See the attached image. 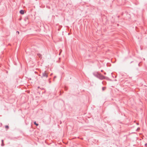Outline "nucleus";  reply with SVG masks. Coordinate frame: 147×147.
Here are the masks:
<instances>
[{"label":"nucleus","instance_id":"obj_1","mask_svg":"<svg viewBox=\"0 0 147 147\" xmlns=\"http://www.w3.org/2000/svg\"><path fill=\"white\" fill-rule=\"evenodd\" d=\"M95 75L96 76L99 78L100 79H103L104 78V77L99 73H96L95 74Z\"/></svg>","mask_w":147,"mask_h":147},{"label":"nucleus","instance_id":"obj_2","mask_svg":"<svg viewBox=\"0 0 147 147\" xmlns=\"http://www.w3.org/2000/svg\"><path fill=\"white\" fill-rule=\"evenodd\" d=\"M43 76L44 77H45L47 78L48 76V75L45 72L43 74Z\"/></svg>","mask_w":147,"mask_h":147},{"label":"nucleus","instance_id":"obj_3","mask_svg":"<svg viewBox=\"0 0 147 147\" xmlns=\"http://www.w3.org/2000/svg\"><path fill=\"white\" fill-rule=\"evenodd\" d=\"M20 13L22 14H23L24 13V11L23 10H21L20 11Z\"/></svg>","mask_w":147,"mask_h":147},{"label":"nucleus","instance_id":"obj_4","mask_svg":"<svg viewBox=\"0 0 147 147\" xmlns=\"http://www.w3.org/2000/svg\"><path fill=\"white\" fill-rule=\"evenodd\" d=\"M34 123L35 125H36L37 126H38V124L37 123H36V122H34Z\"/></svg>","mask_w":147,"mask_h":147},{"label":"nucleus","instance_id":"obj_5","mask_svg":"<svg viewBox=\"0 0 147 147\" xmlns=\"http://www.w3.org/2000/svg\"><path fill=\"white\" fill-rule=\"evenodd\" d=\"M5 127L7 129L9 128V126L8 125H6L5 126Z\"/></svg>","mask_w":147,"mask_h":147},{"label":"nucleus","instance_id":"obj_6","mask_svg":"<svg viewBox=\"0 0 147 147\" xmlns=\"http://www.w3.org/2000/svg\"><path fill=\"white\" fill-rule=\"evenodd\" d=\"M2 146H3L4 145V144H3V140H2Z\"/></svg>","mask_w":147,"mask_h":147},{"label":"nucleus","instance_id":"obj_7","mask_svg":"<svg viewBox=\"0 0 147 147\" xmlns=\"http://www.w3.org/2000/svg\"><path fill=\"white\" fill-rule=\"evenodd\" d=\"M41 55L40 54H39V57H40V56H41Z\"/></svg>","mask_w":147,"mask_h":147},{"label":"nucleus","instance_id":"obj_8","mask_svg":"<svg viewBox=\"0 0 147 147\" xmlns=\"http://www.w3.org/2000/svg\"><path fill=\"white\" fill-rule=\"evenodd\" d=\"M17 32L18 33V34H19V32H18V31H17Z\"/></svg>","mask_w":147,"mask_h":147},{"label":"nucleus","instance_id":"obj_9","mask_svg":"<svg viewBox=\"0 0 147 147\" xmlns=\"http://www.w3.org/2000/svg\"><path fill=\"white\" fill-rule=\"evenodd\" d=\"M140 129V128H138V129Z\"/></svg>","mask_w":147,"mask_h":147},{"label":"nucleus","instance_id":"obj_10","mask_svg":"<svg viewBox=\"0 0 147 147\" xmlns=\"http://www.w3.org/2000/svg\"><path fill=\"white\" fill-rule=\"evenodd\" d=\"M146 145H147V144H145V146H146Z\"/></svg>","mask_w":147,"mask_h":147}]
</instances>
